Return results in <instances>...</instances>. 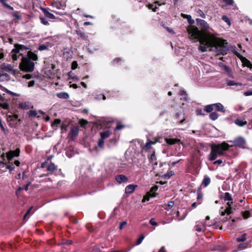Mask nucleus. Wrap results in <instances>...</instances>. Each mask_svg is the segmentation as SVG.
Segmentation results:
<instances>
[{
  "mask_svg": "<svg viewBox=\"0 0 252 252\" xmlns=\"http://www.w3.org/2000/svg\"><path fill=\"white\" fill-rule=\"evenodd\" d=\"M189 36L192 39H197L202 45L198 47L201 52H205L208 48H215L217 54L226 55L229 51L227 43L225 40L217 38L214 34L202 33L195 26L188 28Z\"/></svg>",
  "mask_w": 252,
  "mask_h": 252,
  "instance_id": "nucleus-1",
  "label": "nucleus"
},
{
  "mask_svg": "<svg viewBox=\"0 0 252 252\" xmlns=\"http://www.w3.org/2000/svg\"><path fill=\"white\" fill-rule=\"evenodd\" d=\"M28 48L23 45L15 44L14 48L10 53L13 61H16L18 56H22V62L20 64V69L25 72L32 71V51H29L26 55H23V52L26 51Z\"/></svg>",
  "mask_w": 252,
  "mask_h": 252,
  "instance_id": "nucleus-2",
  "label": "nucleus"
},
{
  "mask_svg": "<svg viewBox=\"0 0 252 252\" xmlns=\"http://www.w3.org/2000/svg\"><path fill=\"white\" fill-rule=\"evenodd\" d=\"M229 145L225 142L220 144H213L211 146V151L209 155L208 159L211 161L215 160L219 156H222L227 151Z\"/></svg>",
  "mask_w": 252,
  "mask_h": 252,
  "instance_id": "nucleus-3",
  "label": "nucleus"
},
{
  "mask_svg": "<svg viewBox=\"0 0 252 252\" xmlns=\"http://www.w3.org/2000/svg\"><path fill=\"white\" fill-rule=\"evenodd\" d=\"M196 21L202 31H200L201 32L211 34L209 32L211 28L207 22L201 19H196Z\"/></svg>",
  "mask_w": 252,
  "mask_h": 252,
  "instance_id": "nucleus-4",
  "label": "nucleus"
},
{
  "mask_svg": "<svg viewBox=\"0 0 252 252\" xmlns=\"http://www.w3.org/2000/svg\"><path fill=\"white\" fill-rule=\"evenodd\" d=\"M57 167L54 164V163L51 162L46 167V170L49 172L47 174H42V175H40V177H42L43 176H48L50 174L53 173V172L57 170Z\"/></svg>",
  "mask_w": 252,
  "mask_h": 252,
  "instance_id": "nucleus-5",
  "label": "nucleus"
},
{
  "mask_svg": "<svg viewBox=\"0 0 252 252\" xmlns=\"http://www.w3.org/2000/svg\"><path fill=\"white\" fill-rule=\"evenodd\" d=\"M20 154V150L17 148L14 151H10L6 154L7 159L11 160L14 157H18Z\"/></svg>",
  "mask_w": 252,
  "mask_h": 252,
  "instance_id": "nucleus-6",
  "label": "nucleus"
},
{
  "mask_svg": "<svg viewBox=\"0 0 252 252\" xmlns=\"http://www.w3.org/2000/svg\"><path fill=\"white\" fill-rule=\"evenodd\" d=\"M45 113L42 111L32 110V118H37L38 119H43L44 118Z\"/></svg>",
  "mask_w": 252,
  "mask_h": 252,
  "instance_id": "nucleus-7",
  "label": "nucleus"
},
{
  "mask_svg": "<svg viewBox=\"0 0 252 252\" xmlns=\"http://www.w3.org/2000/svg\"><path fill=\"white\" fill-rule=\"evenodd\" d=\"M7 120L8 122H10V124L11 125L15 124L17 123V121H20V120H18V116L17 115H11L7 116Z\"/></svg>",
  "mask_w": 252,
  "mask_h": 252,
  "instance_id": "nucleus-8",
  "label": "nucleus"
},
{
  "mask_svg": "<svg viewBox=\"0 0 252 252\" xmlns=\"http://www.w3.org/2000/svg\"><path fill=\"white\" fill-rule=\"evenodd\" d=\"M115 180L119 184L125 183L127 181L128 178L124 175H118L115 177Z\"/></svg>",
  "mask_w": 252,
  "mask_h": 252,
  "instance_id": "nucleus-9",
  "label": "nucleus"
},
{
  "mask_svg": "<svg viewBox=\"0 0 252 252\" xmlns=\"http://www.w3.org/2000/svg\"><path fill=\"white\" fill-rule=\"evenodd\" d=\"M205 224L201 222H197L194 226V230L198 232L203 231L205 230Z\"/></svg>",
  "mask_w": 252,
  "mask_h": 252,
  "instance_id": "nucleus-10",
  "label": "nucleus"
},
{
  "mask_svg": "<svg viewBox=\"0 0 252 252\" xmlns=\"http://www.w3.org/2000/svg\"><path fill=\"white\" fill-rule=\"evenodd\" d=\"M234 144L236 146L242 147L246 144L245 140L242 137H238L234 140Z\"/></svg>",
  "mask_w": 252,
  "mask_h": 252,
  "instance_id": "nucleus-11",
  "label": "nucleus"
},
{
  "mask_svg": "<svg viewBox=\"0 0 252 252\" xmlns=\"http://www.w3.org/2000/svg\"><path fill=\"white\" fill-rule=\"evenodd\" d=\"M214 109L218 112H221L222 113H224L225 112V109L224 106L220 103H214Z\"/></svg>",
  "mask_w": 252,
  "mask_h": 252,
  "instance_id": "nucleus-12",
  "label": "nucleus"
},
{
  "mask_svg": "<svg viewBox=\"0 0 252 252\" xmlns=\"http://www.w3.org/2000/svg\"><path fill=\"white\" fill-rule=\"evenodd\" d=\"M31 106V102L27 101L20 103L19 104V108L23 110H29Z\"/></svg>",
  "mask_w": 252,
  "mask_h": 252,
  "instance_id": "nucleus-13",
  "label": "nucleus"
},
{
  "mask_svg": "<svg viewBox=\"0 0 252 252\" xmlns=\"http://www.w3.org/2000/svg\"><path fill=\"white\" fill-rule=\"evenodd\" d=\"M137 187V185L133 184H130L127 186L125 188V193L127 194L133 192Z\"/></svg>",
  "mask_w": 252,
  "mask_h": 252,
  "instance_id": "nucleus-14",
  "label": "nucleus"
},
{
  "mask_svg": "<svg viewBox=\"0 0 252 252\" xmlns=\"http://www.w3.org/2000/svg\"><path fill=\"white\" fill-rule=\"evenodd\" d=\"M40 9L43 11L44 15L50 18V19H55V16L51 13L49 12L46 8H42L40 7Z\"/></svg>",
  "mask_w": 252,
  "mask_h": 252,
  "instance_id": "nucleus-15",
  "label": "nucleus"
},
{
  "mask_svg": "<svg viewBox=\"0 0 252 252\" xmlns=\"http://www.w3.org/2000/svg\"><path fill=\"white\" fill-rule=\"evenodd\" d=\"M0 68L6 71H10L13 69V66L11 65L5 63H2L0 65Z\"/></svg>",
  "mask_w": 252,
  "mask_h": 252,
  "instance_id": "nucleus-16",
  "label": "nucleus"
},
{
  "mask_svg": "<svg viewBox=\"0 0 252 252\" xmlns=\"http://www.w3.org/2000/svg\"><path fill=\"white\" fill-rule=\"evenodd\" d=\"M51 5L58 9H62L64 8V5L59 1V0H55L51 4Z\"/></svg>",
  "mask_w": 252,
  "mask_h": 252,
  "instance_id": "nucleus-17",
  "label": "nucleus"
},
{
  "mask_svg": "<svg viewBox=\"0 0 252 252\" xmlns=\"http://www.w3.org/2000/svg\"><path fill=\"white\" fill-rule=\"evenodd\" d=\"M157 141H149L145 145L143 146L142 149L145 151H148L151 148L152 145L155 144L157 143Z\"/></svg>",
  "mask_w": 252,
  "mask_h": 252,
  "instance_id": "nucleus-18",
  "label": "nucleus"
},
{
  "mask_svg": "<svg viewBox=\"0 0 252 252\" xmlns=\"http://www.w3.org/2000/svg\"><path fill=\"white\" fill-rule=\"evenodd\" d=\"M78 129L77 127H74L72 128L70 130L69 135L70 137L73 138L76 137L78 134Z\"/></svg>",
  "mask_w": 252,
  "mask_h": 252,
  "instance_id": "nucleus-19",
  "label": "nucleus"
},
{
  "mask_svg": "<svg viewBox=\"0 0 252 252\" xmlns=\"http://www.w3.org/2000/svg\"><path fill=\"white\" fill-rule=\"evenodd\" d=\"M58 97L61 99H67L69 98V95L68 93L66 92L58 93L56 94Z\"/></svg>",
  "mask_w": 252,
  "mask_h": 252,
  "instance_id": "nucleus-20",
  "label": "nucleus"
},
{
  "mask_svg": "<svg viewBox=\"0 0 252 252\" xmlns=\"http://www.w3.org/2000/svg\"><path fill=\"white\" fill-rule=\"evenodd\" d=\"M234 123L239 126H243L247 124V122L242 119L238 118L235 120Z\"/></svg>",
  "mask_w": 252,
  "mask_h": 252,
  "instance_id": "nucleus-21",
  "label": "nucleus"
},
{
  "mask_svg": "<svg viewBox=\"0 0 252 252\" xmlns=\"http://www.w3.org/2000/svg\"><path fill=\"white\" fill-rule=\"evenodd\" d=\"M218 64L222 69L224 70L226 72L229 73L230 72V69L229 67L226 65L224 64L223 63L219 62Z\"/></svg>",
  "mask_w": 252,
  "mask_h": 252,
  "instance_id": "nucleus-22",
  "label": "nucleus"
},
{
  "mask_svg": "<svg viewBox=\"0 0 252 252\" xmlns=\"http://www.w3.org/2000/svg\"><path fill=\"white\" fill-rule=\"evenodd\" d=\"M211 180L209 176L206 175L204 176L203 180L202 181V184L204 186V187H207L209 184L210 183Z\"/></svg>",
  "mask_w": 252,
  "mask_h": 252,
  "instance_id": "nucleus-23",
  "label": "nucleus"
},
{
  "mask_svg": "<svg viewBox=\"0 0 252 252\" xmlns=\"http://www.w3.org/2000/svg\"><path fill=\"white\" fill-rule=\"evenodd\" d=\"M110 132L109 130H106L103 132H101L100 133V138H101L103 139H105L107 138H108L110 135Z\"/></svg>",
  "mask_w": 252,
  "mask_h": 252,
  "instance_id": "nucleus-24",
  "label": "nucleus"
},
{
  "mask_svg": "<svg viewBox=\"0 0 252 252\" xmlns=\"http://www.w3.org/2000/svg\"><path fill=\"white\" fill-rule=\"evenodd\" d=\"M76 33L83 40L87 39V36L86 35V34L84 32H82L81 30H76Z\"/></svg>",
  "mask_w": 252,
  "mask_h": 252,
  "instance_id": "nucleus-25",
  "label": "nucleus"
},
{
  "mask_svg": "<svg viewBox=\"0 0 252 252\" xmlns=\"http://www.w3.org/2000/svg\"><path fill=\"white\" fill-rule=\"evenodd\" d=\"M180 140L177 139L173 138H165L166 142L169 145H173L177 143Z\"/></svg>",
  "mask_w": 252,
  "mask_h": 252,
  "instance_id": "nucleus-26",
  "label": "nucleus"
},
{
  "mask_svg": "<svg viewBox=\"0 0 252 252\" xmlns=\"http://www.w3.org/2000/svg\"><path fill=\"white\" fill-rule=\"evenodd\" d=\"M158 189L157 186H154L151 188L150 192H149L145 196H155V193H153V192H154L156 191Z\"/></svg>",
  "mask_w": 252,
  "mask_h": 252,
  "instance_id": "nucleus-27",
  "label": "nucleus"
},
{
  "mask_svg": "<svg viewBox=\"0 0 252 252\" xmlns=\"http://www.w3.org/2000/svg\"><path fill=\"white\" fill-rule=\"evenodd\" d=\"M219 116V115L218 113L216 112H213L210 114L209 118L213 121H215L218 118Z\"/></svg>",
  "mask_w": 252,
  "mask_h": 252,
  "instance_id": "nucleus-28",
  "label": "nucleus"
},
{
  "mask_svg": "<svg viewBox=\"0 0 252 252\" xmlns=\"http://www.w3.org/2000/svg\"><path fill=\"white\" fill-rule=\"evenodd\" d=\"M214 109V104L206 105L204 109V110L208 113H212V111Z\"/></svg>",
  "mask_w": 252,
  "mask_h": 252,
  "instance_id": "nucleus-29",
  "label": "nucleus"
},
{
  "mask_svg": "<svg viewBox=\"0 0 252 252\" xmlns=\"http://www.w3.org/2000/svg\"><path fill=\"white\" fill-rule=\"evenodd\" d=\"M7 0H0V2L5 7H6L11 10H13V7L10 6L9 4H8L6 3V1Z\"/></svg>",
  "mask_w": 252,
  "mask_h": 252,
  "instance_id": "nucleus-30",
  "label": "nucleus"
},
{
  "mask_svg": "<svg viewBox=\"0 0 252 252\" xmlns=\"http://www.w3.org/2000/svg\"><path fill=\"white\" fill-rule=\"evenodd\" d=\"M227 84L228 86H234V85L240 86H242V83H238V82H236L234 81H232V80L228 81L227 82Z\"/></svg>",
  "mask_w": 252,
  "mask_h": 252,
  "instance_id": "nucleus-31",
  "label": "nucleus"
},
{
  "mask_svg": "<svg viewBox=\"0 0 252 252\" xmlns=\"http://www.w3.org/2000/svg\"><path fill=\"white\" fill-rule=\"evenodd\" d=\"M223 198L224 201L232 200V198L231 197V194L228 192H225L224 196L223 197Z\"/></svg>",
  "mask_w": 252,
  "mask_h": 252,
  "instance_id": "nucleus-32",
  "label": "nucleus"
},
{
  "mask_svg": "<svg viewBox=\"0 0 252 252\" xmlns=\"http://www.w3.org/2000/svg\"><path fill=\"white\" fill-rule=\"evenodd\" d=\"M104 139L100 138L98 141L97 147L101 149H103L104 147Z\"/></svg>",
  "mask_w": 252,
  "mask_h": 252,
  "instance_id": "nucleus-33",
  "label": "nucleus"
},
{
  "mask_svg": "<svg viewBox=\"0 0 252 252\" xmlns=\"http://www.w3.org/2000/svg\"><path fill=\"white\" fill-rule=\"evenodd\" d=\"M246 240V234H243L241 237L236 238V241L238 242H244Z\"/></svg>",
  "mask_w": 252,
  "mask_h": 252,
  "instance_id": "nucleus-34",
  "label": "nucleus"
},
{
  "mask_svg": "<svg viewBox=\"0 0 252 252\" xmlns=\"http://www.w3.org/2000/svg\"><path fill=\"white\" fill-rule=\"evenodd\" d=\"M186 18H187L188 23L192 25L194 23V21L193 19H192L191 16L189 15H186Z\"/></svg>",
  "mask_w": 252,
  "mask_h": 252,
  "instance_id": "nucleus-35",
  "label": "nucleus"
},
{
  "mask_svg": "<svg viewBox=\"0 0 252 252\" xmlns=\"http://www.w3.org/2000/svg\"><path fill=\"white\" fill-rule=\"evenodd\" d=\"M222 20L226 23L228 25L230 26L231 25V22L229 18L226 15H224L222 17Z\"/></svg>",
  "mask_w": 252,
  "mask_h": 252,
  "instance_id": "nucleus-36",
  "label": "nucleus"
},
{
  "mask_svg": "<svg viewBox=\"0 0 252 252\" xmlns=\"http://www.w3.org/2000/svg\"><path fill=\"white\" fill-rule=\"evenodd\" d=\"M196 13L200 16L203 18H206V15L203 13V12L201 9H197L196 10Z\"/></svg>",
  "mask_w": 252,
  "mask_h": 252,
  "instance_id": "nucleus-37",
  "label": "nucleus"
},
{
  "mask_svg": "<svg viewBox=\"0 0 252 252\" xmlns=\"http://www.w3.org/2000/svg\"><path fill=\"white\" fill-rule=\"evenodd\" d=\"M40 20L41 23L44 25H49V23L48 21L44 18L40 17Z\"/></svg>",
  "mask_w": 252,
  "mask_h": 252,
  "instance_id": "nucleus-38",
  "label": "nucleus"
},
{
  "mask_svg": "<svg viewBox=\"0 0 252 252\" xmlns=\"http://www.w3.org/2000/svg\"><path fill=\"white\" fill-rule=\"evenodd\" d=\"M30 184V183H29L28 184H27L26 185L24 186V187H19L18 188V189H17V190L16 191V193H18V191L19 190H22V189H25L26 190H28V187L29 186V185Z\"/></svg>",
  "mask_w": 252,
  "mask_h": 252,
  "instance_id": "nucleus-39",
  "label": "nucleus"
},
{
  "mask_svg": "<svg viewBox=\"0 0 252 252\" xmlns=\"http://www.w3.org/2000/svg\"><path fill=\"white\" fill-rule=\"evenodd\" d=\"M2 77H4L5 79L8 80L9 78V75L7 73H0V80H2Z\"/></svg>",
  "mask_w": 252,
  "mask_h": 252,
  "instance_id": "nucleus-40",
  "label": "nucleus"
},
{
  "mask_svg": "<svg viewBox=\"0 0 252 252\" xmlns=\"http://www.w3.org/2000/svg\"><path fill=\"white\" fill-rule=\"evenodd\" d=\"M144 239V236L143 235L140 236L138 238V239H137V240L136 241V245H138L142 243V242Z\"/></svg>",
  "mask_w": 252,
  "mask_h": 252,
  "instance_id": "nucleus-41",
  "label": "nucleus"
},
{
  "mask_svg": "<svg viewBox=\"0 0 252 252\" xmlns=\"http://www.w3.org/2000/svg\"><path fill=\"white\" fill-rule=\"evenodd\" d=\"M6 166V168L8 169L10 171H12L14 169V166L12 163H9L8 164H5Z\"/></svg>",
  "mask_w": 252,
  "mask_h": 252,
  "instance_id": "nucleus-42",
  "label": "nucleus"
},
{
  "mask_svg": "<svg viewBox=\"0 0 252 252\" xmlns=\"http://www.w3.org/2000/svg\"><path fill=\"white\" fill-rule=\"evenodd\" d=\"M196 114L198 116L204 115L203 111L201 109H197L196 110Z\"/></svg>",
  "mask_w": 252,
  "mask_h": 252,
  "instance_id": "nucleus-43",
  "label": "nucleus"
},
{
  "mask_svg": "<svg viewBox=\"0 0 252 252\" xmlns=\"http://www.w3.org/2000/svg\"><path fill=\"white\" fill-rule=\"evenodd\" d=\"M149 160L151 162H153L156 160V157L155 155V152L151 154Z\"/></svg>",
  "mask_w": 252,
  "mask_h": 252,
  "instance_id": "nucleus-44",
  "label": "nucleus"
},
{
  "mask_svg": "<svg viewBox=\"0 0 252 252\" xmlns=\"http://www.w3.org/2000/svg\"><path fill=\"white\" fill-rule=\"evenodd\" d=\"M242 215L244 219H248L250 216V213L248 211L244 212Z\"/></svg>",
  "mask_w": 252,
  "mask_h": 252,
  "instance_id": "nucleus-45",
  "label": "nucleus"
},
{
  "mask_svg": "<svg viewBox=\"0 0 252 252\" xmlns=\"http://www.w3.org/2000/svg\"><path fill=\"white\" fill-rule=\"evenodd\" d=\"M227 204L229 206V207L225 209V212L227 215H229L231 213V208L230 207V204L229 203H227Z\"/></svg>",
  "mask_w": 252,
  "mask_h": 252,
  "instance_id": "nucleus-46",
  "label": "nucleus"
},
{
  "mask_svg": "<svg viewBox=\"0 0 252 252\" xmlns=\"http://www.w3.org/2000/svg\"><path fill=\"white\" fill-rule=\"evenodd\" d=\"M222 248L221 246L218 245L215 246L213 249L212 250L213 251L216 252L218 251H221L222 250Z\"/></svg>",
  "mask_w": 252,
  "mask_h": 252,
  "instance_id": "nucleus-47",
  "label": "nucleus"
},
{
  "mask_svg": "<svg viewBox=\"0 0 252 252\" xmlns=\"http://www.w3.org/2000/svg\"><path fill=\"white\" fill-rule=\"evenodd\" d=\"M78 64L76 61H73L71 64V68L72 69H75L77 67Z\"/></svg>",
  "mask_w": 252,
  "mask_h": 252,
  "instance_id": "nucleus-48",
  "label": "nucleus"
},
{
  "mask_svg": "<svg viewBox=\"0 0 252 252\" xmlns=\"http://www.w3.org/2000/svg\"><path fill=\"white\" fill-rule=\"evenodd\" d=\"M149 223L151 224L152 225H157L158 223L156 222L154 219L152 218L149 221Z\"/></svg>",
  "mask_w": 252,
  "mask_h": 252,
  "instance_id": "nucleus-49",
  "label": "nucleus"
},
{
  "mask_svg": "<svg viewBox=\"0 0 252 252\" xmlns=\"http://www.w3.org/2000/svg\"><path fill=\"white\" fill-rule=\"evenodd\" d=\"M244 94L245 96H250L252 95V90L247 91L246 92H245L244 93Z\"/></svg>",
  "mask_w": 252,
  "mask_h": 252,
  "instance_id": "nucleus-50",
  "label": "nucleus"
},
{
  "mask_svg": "<svg viewBox=\"0 0 252 252\" xmlns=\"http://www.w3.org/2000/svg\"><path fill=\"white\" fill-rule=\"evenodd\" d=\"M47 49V46L45 45L42 44L38 47V50L40 51L44 50Z\"/></svg>",
  "mask_w": 252,
  "mask_h": 252,
  "instance_id": "nucleus-51",
  "label": "nucleus"
},
{
  "mask_svg": "<svg viewBox=\"0 0 252 252\" xmlns=\"http://www.w3.org/2000/svg\"><path fill=\"white\" fill-rule=\"evenodd\" d=\"M174 205V201H170L168 203L167 206L169 209H171Z\"/></svg>",
  "mask_w": 252,
  "mask_h": 252,
  "instance_id": "nucleus-52",
  "label": "nucleus"
},
{
  "mask_svg": "<svg viewBox=\"0 0 252 252\" xmlns=\"http://www.w3.org/2000/svg\"><path fill=\"white\" fill-rule=\"evenodd\" d=\"M126 224V222L125 221H122L120 223L119 225L120 229H122L124 226Z\"/></svg>",
  "mask_w": 252,
  "mask_h": 252,
  "instance_id": "nucleus-53",
  "label": "nucleus"
},
{
  "mask_svg": "<svg viewBox=\"0 0 252 252\" xmlns=\"http://www.w3.org/2000/svg\"><path fill=\"white\" fill-rule=\"evenodd\" d=\"M80 123L82 126H85L88 124V121L82 119L80 121Z\"/></svg>",
  "mask_w": 252,
  "mask_h": 252,
  "instance_id": "nucleus-54",
  "label": "nucleus"
},
{
  "mask_svg": "<svg viewBox=\"0 0 252 252\" xmlns=\"http://www.w3.org/2000/svg\"><path fill=\"white\" fill-rule=\"evenodd\" d=\"M228 5H232L233 3V0H223Z\"/></svg>",
  "mask_w": 252,
  "mask_h": 252,
  "instance_id": "nucleus-55",
  "label": "nucleus"
},
{
  "mask_svg": "<svg viewBox=\"0 0 252 252\" xmlns=\"http://www.w3.org/2000/svg\"><path fill=\"white\" fill-rule=\"evenodd\" d=\"M31 211H32V207L29 208L27 212L24 215V218H23L24 220L26 219L27 216L30 214V213L31 212Z\"/></svg>",
  "mask_w": 252,
  "mask_h": 252,
  "instance_id": "nucleus-56",
  "label": "nucleus"
},
{
  "mask_svg": "<svg viewBox=\"0 0 252 252\" xmlns=\"http://www.w3.org/2000/svg\"><path fill=\"white\" fill-rule=\"evenodd\" d=\"M101 96H102V98L103 100H105L106 99V97L104 95H102V94H99V95H97L95 98L96 99H101Z\"/></svg>",
  "mask_w": 252,
  "mask_h": 252,
  "instance_id": "nucleus-57",
  "label": "nucleus"
},
{
  "mask_svg": "<svg viewBox=\"0 0 252 252\" xmlns=\"http://www.w3.org/2000/svg\"><path fill=\"white\" fill-rule=\"evenodd\" d=\"M124 127V126L121 124H118L116 126V129L121 130Z\"/></svg>",
  "mask_w": 252,
  "mask_h": 252,
  "instance_id": "nucleus-58",
  "label": "nucleus"
},
{
  "mask_svg": "<svg viewBox=\"0 0 252 252\" xmlns=\"http://www.w3.org/2000/svg\"><path fill=\"white\" fill-rule=\"evenodd\" d=\"M13 16L16 18L17 19H20V16L18 15V14L17 13V12H14L13 13Z\"/></svg>",
  "mask_w": 252,
  "mask_h": 252,
  "instance_id": "nucleus-59",
  "label": "nucleus"
},
{
  "mask_svg": "<svg viewBox=\"0 0 252 252\" xmlns=\"http://www.w3.org/2000/svg\"><path fill=\"white\" fill-rule=\"evenodd\" d=\"M179 94L181 96H183V95L186 96V95H187L186 92L184 90H181L180 91Z\"/></svg>",
  "mask_w": 252,
  "mask_h": 252,
  "instance_id": "nucleus-60",
  "label": "nucleus"
},
{
  "mask_svg": "<svg viewBox=\"0 0 252 252\" xmlns=\"http://www.w3.org/2000/svg\"><path fill=\"white\" fill-rule=\"evenodd\" d=\"M222 160H221V159H219V160H216L214 162V164H220L222 163Z\"/></svg>",
  "mask_w": 252,
  "mask_h": 252,
  "instance_id": "nucleus-61",
  "label": "nucleus"
},
{
  "mask_svg": "<svg viewBox=\"0 0 252 252\" xmlns=\"http://www.w3.org/2000/svg\"><path fill=\"white\" fill-rule=\"evenodd\" d=\"M59 37H60L59 35L54 36L52 37V40L55 41H58V39H59Z\"/></svg>",
  "mask_w": 252,
  "mask_h": 252,
  "instance_id": "nucleus-62",
  "label": "nucleus"
},
{
  "mask_svg": "<svg viewBox=\"0 0 252 252\" xmlns=\"http://www.w3.org/2000/svg\"><path fill=\"white\" fill-rule=\"evenodd\" d=\"M37 58V56L35 54L32 53V61H36Z\"/></svg>",
  "mask_w": 252,
  "mask_h": 252,
  "instance_id": "nucleus-63",
  "label": "nucleus"
},
{
  "mask_svg": "<svg viewBox=\"0 0 252 252\" xmlns=\"http://www.w3.org/2000/svg\"><path fill=\"white\" fill-rule=\"evenodd\" d=\"M173 175V172L172 171H170V172L169 173H167V174H166L165 176L166 177H167L168 178H169L171 176Z\"/></svg>",
  "mask_w": 252,
  "mask_h": 252,
  "instance_id": "nucleus-64",
  "label": "nucleus"
}]
</instances>
